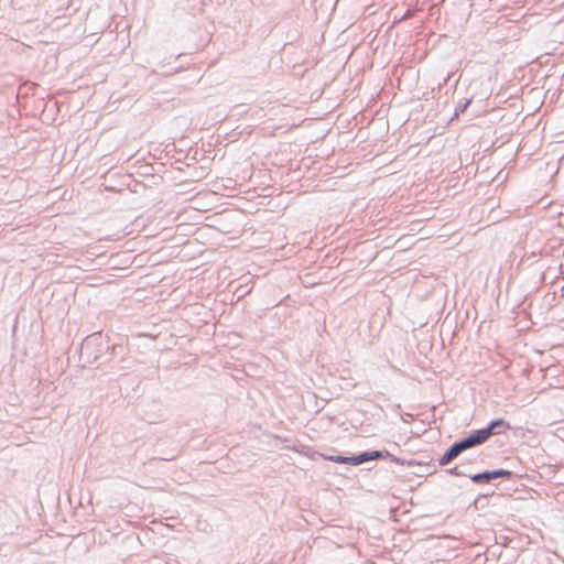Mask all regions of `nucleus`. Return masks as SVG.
<instances>
[{
  "mask_svg": "<svg viewBox=\"0 0 564 564\" xmlns=\"http://www.w3.org/2000/svg\"><path fill=\"white\" fill-rule=\"evenodd\" d=\"M446 473L448 475L456 476V477L468 476L466 473L462 471L458 466H454V467L446 469Z\"/></svg>",
  "mask_w": 564,
  "mask_h": 564,
  "instance_id": "obj_9",
  "label": "nucleus"
},
{
  "mask_svg": "<svg viewBox=\"0 0 564 564\" xmlns=\"http://www.w3.org/2000/svg\"><path fill=\"white\" fill-rule=\"evenodd\" d=\"M456 443L459 446L460 451L465 452L473 447L482 445L484 443H486V441L481 433L479 432V430H474L465 437L456 441Z\"/></svg>",
  "mask_w": 564,
  "mask_h": 564,
  "instance_id": "obj_5",
  "label": "nucleus"
},
{
  "mask_svg": "<svg viewBox=\"0 0 564 564\" xmlns=\"http://www.w3.org/2000/svg\"><path fill=\"white\" fill-rule=\"evenodd\" d=\"M110 345L100 332L88 335L80 345L79 361L83 367L110 359Z\"/></svg>",
  "mask_w": 564,
  "mask_h": 564,
  "instance_id": "obj_1",
  "label": "nucleus"
},
{
  "mask_svg": "<svg viewBox=\"0 0 564 564\" xmlns=\"http://www.w3.org/2000/svg\"><path fill=\"white\" fill-rule=\"evenodd\" d=\"M445 452L452 460L456 459L463 453L456 442H454Z\"/></svg>",
  "mask_w": 564,
  "mask_h": 564,
  "instance_id": "obj_8",
  "label": "nucleus"
},
{
  "mask_svg": "<svg viewBox=\"0 0 564 564\" xmlns=\"http://www.w3.org/2000/svg\"><path fill=\"white\" fill-rule=\"evenodd\" d=\"M518 477L517 474L509 469H492V470H484L481 473H477L474 475H469L470 480L474 484L480 485V484H491L492 481L497 479H506L511 480L513 478Z\"/></svg>",
  "mask_w": 564,
  "mask_h": 564,
  "instance_id": "obj_3",
  "label": "nucleus"
},
{
  "mask_svg": "<svg viewBox=\"0 0 564 564\" xmlns=\"http://www.w3.org/2000/svg\"><path fill=\"white\" fill-rule=\"evenodd\" d=\"M542 251H543L542 249L532 250V251H531V256H532V257L541 256V254H542Z\"/></svg>",
  "mask_w": 564,
  "mask_h": 564,
  "instance_id": "obj_12",
  "label": "nucleus"
},
{
  "mask_svg": "<svg viewBox=\"0 0 564 564\" xmlns=\"http://www.w3.org/2000/svg\"><path fill=\"white\" fill-rule=\"evenodd\" d=\"M471 101L473 98L460 100L455 108L454 117H458L459 115L464 113L471 104Z\"/></svg>",
  "mask_w": 564,
  "mask_h": 564,
  "instance_id": "obj_7",
  "label": "nucleus"
},
{
  "mask_svg": "<svg viewBox=\"0 0 564 564\" xmlns=\"http://www.w3.org/2000/svg\"><path fill=\"white\" fill-rule=\"evenodd\" d=\"M453 460L451 459V457L446 454V452L437 459V464L440 467H443V466H447L448 464H451Z\"/></svg>",
  "mask_w": 564,
  "mask_h": 564,
  "instance_id": "obj_10",
  "label": "nucleus"
},
{
  "mask_svg": "<svg viewBox=\"0 0 564 564\" xmlns=\"http://www.w3.org/2000/svg\"><path fill=\"white\" fill-rule=\"evenodd\" d=\"M361 458H362V464L370 462V460L388 458L391 463L408 466V467H413V466L423 467L424 466L423 463H421L419 460L400 458V457L391 454L387 449L361 452Z\"/></svg>",
  "mask_w": 564,
  "mask_h": 564,
  "instance_id": "obj_2",
  "label": "nucleus"
},
{
  "mask_svg": "<svg viewBox=\"0 0 564 564\" xmlns=\"http://www.w3.org/2000/svg\"><path fill=\"white\" fill-rule=\"evenodd\" d=\"M511 429V425L502 417L491 420L485 427L478 429L485 441L491 436L501 435Z\"/></svg>",
  "mask_w": 564,
  "mask_h": 564,
  "instance_id": "obj_4",
  "label": "nucleus"
},
{
  "mask_svg": "<svg viewBox=\"0 0 564 564\" xmlns=\"http://www.w3.org/2000/svg\"><path fill=\"white\" fill-rule=\"evenodd\" d=\"M411 17H412V13L408 11V12L402 17V20H406V19H409V18H411Z\"/></svg>",
  "mask_w": 564,
  "mask_h": 564,
  "instance_id": "obj_13",
  "label": "nucleus"
},
{
  "mask_svg": "<svg viewBox=\"0 0 564 564\" xmlns=\"http://www.w3.org/2000/svg\"><path fill=\"white\" fill-rule=\"evenodd\" d=\"M452 75H453V73H448V74H447V76L444 78L443 84H440V85H438V89H441L443 85H446V84H447V82L451 79Z\"/></svg>",
  "mask_w": 564,
  "mask_h": 564,
  "instance_id": "obj_11",
  "label": "nucleus"
},
{
  "mask_svg": "<svg viewBox=\"0 0 564 564\" xmlns=\"http://www.w3.org/2000/svg\"><path fill=\"white\" fill-rule=\"evenodd\" d=\"M324 458L328 462L337 463V464H347L351 466H358L362 464L361 452L350 456L344 455H327Z\"/></svg>",
  "mask_w": 564,
  "mask_h": 564,
  "instance_id": "obj_6",
  "label": "nucleus"
}]
</instances>
